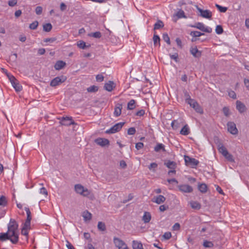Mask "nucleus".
Listing matches in <instances>:
<instances>
[{"instance_id": "obj_2", "label": "nucleus", "mask_w": 249, "mask_h": 249, "mask_svg": "<svg viewBox=\"0 0 249 249\" xmlns=\"http://www.w3.org/2000/svg\"><path fill=\"white\" fill-rule=\"evenodd\" d=\"M188 97L186 98V102L190 105V107H193L196 112L200 114L203 113V110L199 104L194 99H191L189 94H187Z\"/></svg>"}, {"instance_id": "obj_3", "label": "nucleus", "mask_w": 249, "mask_h": 249, "mask_svg": "<svg viewBox=\"0 0 249 249\" xmlns=\"http://www.w3.org/2000/svg\"><path fill=\"white\" fill-rule=\"evenodd\" d=\"M217 147L219 153H221L226 159L230 161H233V156L229 153L226 148L222 143H218L217 144Z\"/></svg>"}, {"instance_id": "obj_16", "label": "nucleus", "mask_w": 249, "mask_h": 249, "mask_svg": "<svg viewBox=\"0 0 249 249\" xmlns=\"http://www.w3.org/2000/svg\"><path fill=\"white\" fill-rule=\"evenodd\" d=\"M236 108L237 110L240 113H244L246 111L247 108L245 105L241 101L237 100L236 102Z\"/></svg>"}, {"instance_id": "obj_9", "label": "nucleus", "mask_w": 249, "mask_h": 249, "mask_svg": "<svg viewBox=\"0 0 249 249\" xmlns=\"http://www.w3.org/2000/svg\"><path fill=\"white\" fill-rule=\"evenodd\" d=\"M189 26L191 27L196 28L199 29L200 30L206 32L210 33L212 32V29L209 27H205L203 23L201 22H197L195 25H191Z\"/></svg>"}, {"instance_id": "obj_20", "label": "nucleus", "mask_w": 249, "mask_h": 249, "mask_svg": "<svg viewBox=\"0 0 249 249\" xmlns=\"http://www.w3.org/2000/svg\"><path fill=\"white\" fill-rule=\"evenodd\" d=\"M166 200L165 197L162 195H159L154 196L152 199V202L160 204L163 203Z\"/></svg>"}, {"instance_id": "obj_59", "label": "nucleus", "mask_w": 249, "mask_h": 249, "mask_svg": "<svg viewBox=\"0 0 249 249\" xmlns=\"http://www.w3.org/2000/svg\"><path fill=\"white\" fill-rule=\"evenodd\" d=\"M143 146V143L141 142H138L135 145V147L137 150L142 148Z\"/></svg>"}, {"instance_id": "obj_29", "label": "nucleus", "mask_w": 249, "mask_h": 249, "mask_svg": "<svg viewBox=\"0 0 249 249\" xmlns=\"http://www.w3.org/2000/svg\"><path fill=\"white\" fill-rule=\"evenodd\" d=\"M189 133L190 130L187 124L185 125L180 131V134L183 135H188Z\"/></svg>"}, {"instance_id": "obj_56", "label": "nucleus", "mask_w": 249, "mask_h": 249, "mask_svg": "<svg viewBox=\"0 0 249 249\" xmlns=\"http://www.w3.org/2000/svg\"><path fill=\"white\" fill-rule=\"evenodd\" d=\"M104 76L102 74H98L96 76V80L97 82H101L104 80Z\"/></svg>"}, {"instance_id": "obj_50", "label": "nucleus", "mask_w": 249, "mask_h": 249, "mask_svg": "<svg viewBox=\"0 0 249 249\" xmlns=\"http://www.w3.org/2000/svg\"><path fill=\"white\" fill-rule=\"evenodd\" d=\"M228 95L229 96L234 99H236V94L235 92L233 90H230L228 92Z\"/></svg>"}, {"instance_id": "obj_37", "label": "nucleus", "mask_w": 249, "mask_h": 249, "mask_svg": "<svg viewBox=\"0 0 249 249\" xmlns=\"http://www.w3.org/2000/svg\"><path fill=\"white\" fill-rule=\"evenodd\" d=\"M77 46L80 49H85L87 47H89L90 46V45L87 46L86 45V43L84 41H79L77 42Z\"/></svg>"}, {"instance_id": "obj_39", "label": "nucleus", "mask_w": 249, "mask_h": 249, "mask_svg": "<svg viewBox=\"0 0 249 249\" xmlns=\"http://www.w3.org/2000/svg\"><path fill=\"white\" fill-rule=\"evenodd\" d=\"M176 16L177 17H178V18H186V16L185 15V13L184 12L181 10V9H180L176 14Z\"/></svg>"}, {"instance_id": "obj_36", "label": "nucleus", "mask_w": 249, "mask_h": 249, "mask_svg": "<svg viewBox=\"0 0 249 249\" xmlns=\"http://www.w3.org/2000/svg\"><path fill=\"white\" fill-rule=\"evenodd\" d=\"M43 30L45 32H49L52 29V25L51 23H46L43 26Z\"/></svg>"}, {"instance_id": "obj_62", "label": "nucleus", "mask_w": 249, "mask_h": 249, "mask_svg": "<svg viewBox=\"0 0 249 249\" xmlns=\"http://www.w3.org/2000/svg\"><path fill=\"white\" fill-rule=\"evenodd\" d=\"M157 166H158V164L156 163L153 162L150 164L148 168L149 170H151L153 169L156 168V167H157Z\"/></svg>"}, {"instance_id": "obj_24", "label": "nucleus", "mask_w": 249, "mask_h": 249, "mask_svg": "<svg viewBox=\"0 0 249 249\" xmlns=\"http://www.w3.org/2000/svg\"><path fill=\"white\" fill-rule=\"evenodd\" d=\"M190 53L195 57H199L201 55V52L198 51L196 47L191 48Z\"/></svg>"}, {"instance_id": "obj_32", "label": "nucleus", "mask_w": 249, "mask_h": 249, "mask_svg": "<svg viewBox=\"0 0 249 249\" xmlns=\"http://www.w3.org/2000/svg\"><path fill=\"white\" fill-rule=\"evenodd\" d=\"M163 22L160 20H158V21L156 23H155V24L154 25V30H158L163 28Z\"/></svg>"}, {"instance_id": "obj_43", "label": "nucleus", "mask_w": 249, "mask_h": 249, "mask_svg": "<svg viewBox=\"0 0 249 249\" xmlns=\"http://www.w3.org/2000/svg\"><path fill=\"white\" fill-rule=\"evenodd\" d=\"M215 6L220 12L222 13L226 12L228 9L227 7L221 6L217 4H215Z\"/></svg>"}, {"instance_id": "obj_55", "label": "nucleus", "mask_w": 249, "mask_h": 249, "mask_svg": "<svg viewBox=\"0 0 249 249\" xmlns=\"http://www.w3.org/2000/svg\"><path fill=\"white\" fill-rule=\"evenodd\" d=\"M163 237L166 240H168L171 237V233L170 232H165L163 235Z\"/></svg>"}, {"instance_id": "obj_6", "label": "nucleus", "mask_w": 249, "mask_h": 249, "mask_svg": "<svg viewBox=\"0 0 249 249\" xmlns=\"http://www.w3.org/2000/svg\"><path fill=\"white\" fill-rule=\"evenodd\" d=\"M184 159L185 164L187 166L192 168H195L199 163L198 160L195 158H191L188 156L185 155L184 156Z\"/></svg>"}, {"instance_id": "obj_63", "label": "nucleus", "mask_w": 249, "mask_h": 249, "mask_svg": "<svg viewBox=\"0 0 249 249\" xmlns=\"http://www.w3.org/2000/svg\"><path fill=\"white\" fill-rule=\"evenodd\" d=\"M244 84L247 89L248 90H249V79H245L244 80Z\"/></svg>"}, {"instance_id": "obj_58", "label": "nucleus", "mask_w": 249, "mask_h": 249, "mask_svg": "<svg viewBox=\"0 0 249 249\" xmlns=\"http://www.w3.org/2000/svg\"><path fill=\"white\" fill-rule=\"evenodd\" d=\"M145 114V110L143 109H141L136 113V115L138 116H142Z\"/></svg>"}, {"instance_id": "obj_33", "label": "nucleus", "mask_w": 249, "mask_h": 249, "mask_svg": "<svg viewBox=\"0 0 249 249\" xmlns=\"http://www.w3.org/2000/svg\"><path fill=\"white\" fill-rule=\"evenodd\" d=\"M136 102L134 99H131L127 104V109L128 110H132L136 107Z\"/></svg>"}, {"instance_id": "obj_10", "label": "nucleus", "mask_w": 249, "mask_h": 249, "mask_svg": "<svg viewBox=\"0 0 249 249\" xmlns=\"http://www.w3.org/2000/svg\"><path fill=\"white\" fill-rule=\"evenodd\" d=\"M59 119L60 120V123L63 125L70 126L75 124V122L73 121L71 117H63Z\"/></svg>"}, {"instance_id": "obj_15", "label": "nucleus", "mask_w": 249, "mask_h": 249, "mask_svg": "<svg viewBox=\"0 0 249 249\" xmlns=\"http://www.w3.org/2000/svg\"><path fill=\"white\" fill-rule=\"evenodd\" d=\"M179 191L183 193H191L193 192V188L187 184L180 185L178 186Z\"/></svg>"}, {"instance_id": "obj_44", "label": "nucleus", "mask_w": 249, "mask_h": 249, "mask_svg": "<svg viewBox=\"0 0 249 249\" xmlns=\"http://www.w3.org/2000/svg\"><path fill=\"white\" fill-rule=\"evenodd\" d=\"M28 228H30V227H26L25 226V224H24L23 227L22 228V230H21V234L22 235H24L26 236H28Z\"/></svg>"}, {"instance_id": "obj_4", "label": "nucleus", "mask_w": 249, "mask_h": 249, "mask_svg": "<svg viewBox=\"0 0 249 249\" xmlns=\"http://www.w3.org/2000/svg\"><path fill=\"white\" fill-rule=\"evenodd\" d=\"M74 189L77 193L84 196H88L90 193L87 188H84L83 186L80 184L75 185Z\"/></svg>"}, {"instance_id": "obj_18", "label": "nucleus", "mask_w": 249, "mask_h": 249, "mask_svg": "<svg viewBox=\"0 0 249 249\" xmlns=\"http://www.w3.org/2000/svg\"><path fill=\"white\" fill-rule=\"evenodd\" d=\"M12 237L7 231L6 232L0 233V242H3L7 240H10L11 242Z\"/></svg>"}, {"instance_id": "obj_52", "label": "nucleus", "mask_w": 249, "mask_h": 249, "mask_svg": "<svg viewBox=\"0 0 249 249\" xmlns=\"http://www.w3.org/2000/svg\"><path fill=\"white\" fill-rule=\"evenodd\" d=\"M223 113L224 114V115L226 116H229V115H230V110H229V109L228 107H224L223 108Z\"/></svg>"}, {"instance_id": "obj_21", "label": "nucleus", "mask_w": 249, "mask_h": 249, "mask_svg": "<svg viewBox=\"0 0 249 249\" xmlns=\"http://www.w3.org/2000/svg\"><path fill=\"white\" fill-rule=\"evenodd\" d=\"M114 88L115 84L114 82L111 81H109L104 85V89L108 91H111Z\"/></svg>"}, {"instance_id": "obj_23", "label": "nucleus", "mask_w": 249, "mask_h": 249, "mask_svg": "<svg viewBox=\"0 0 249 249\" xmlns=\"http://www.w3.org/2000/svg\"><path fill=\"white\" fill-rule=\"evenodd\" d=\"M66 65V63L63 61H57L54 66V69L56 70H60L64 68Z\"/></svg>"}, {"instance_id": "obj_30", "label": "nucleus", "mask_w": 249, "mask_h": 249, "mask_svg": "<svg viewBox=\"0 0 249 249\" xmlns=\"http://www.w3.org/2000/svg\"><path fill=\"white\" fill-rule=\"evenodd\" d=\"M191 207L195 210H199L201 208V204L197 201H191L190 202Z\"/></svg>"}, {"instance_id": "obj_1", "label": "nucleus", "mask_w": 249, "mask_h": 249, "mask_svg": "<svg viewBox=\"0 0 249 249\" xmlns=\"http://www.w3.org/2000/svg\"><path fill=\"white\" fill-rule=\"evenodd\" d=\"M18 225L15 219H11L8 225L7 232L12 236L11 242L16 244L18 241Z\"/></svg>"}, {"instance_id": "obj_46", "label": "nucleus", "mask_w": 249, "mask_h": 249, "mask_svg": "<svg viewBox=\"0 0 249 249\" xmlns=\"http://www.w3.org/2000/svg\"><path fill=\"white\" fill-rule=\"evenodd\" d=\"M162 37H163V39L164 40V41L165 42H166L169 45L170 44V38L167 34H166V33L163 34Z\"/></svg>"}, {"instance_id": "obj_57", "label": "nucleus", "mask_w": 249, "mask_h": 249, "mask_svg": "<svg viewBox=\"0 0 249 249\" xmlns=\"http://www.w3.org/2000/svg\"><path fill=\"white\" fill-rule=\"evenodd\" d=\"M17 0H10L8 1V5L10 6L13 7L17 4Z\"/></svg>"}, {"instance_id": "obj_61", "label": "nucleus", "mask_w": 249, "mask_h": 249, "mask_svg": "<svg viewBox=\"0 0 249 249\" xmlns=\"http://www.w3.org/2000/svg\"><path fill=\"white\" fill-rule=\"evenodd\" d=\"M40 193L42 194H43V195H45L46 196L48 195L47 191L46 189V188H44V187H42L40 189Z\"/></svg>"}, {"instance_id": "obj_5", "label": "nucleus", "mask_w": 249, "mask_h": 249, "mask_svg": "<svg viewBox=\"0 0 249 249\" xmlns=\"http://www.w3.org/2000/svg\"><path fill=\"white\" fill-rule=\"evenodd\" d=\"M8 77L16 91L17 92L20 91L22 90V87L19 83L18 80L12 75H8Z\"/></svg>"}, {"instance_id": "obj_22", "label": "nucleus", "mask_w": 249, "mask_h": 249, "mask_svg": "<svg viewBox=\"0 0 249 249\" xmlns=\"http://www.w3.org/2000/svg\"><path fill=\"white\" fill-rule=\"evenodd\" d=\"M154 151L156 152H165V145L162 143H158L154 147Z\"/></svg>"}, {"instance_id": "obj_12", "label": "nucleus", "mask_w": 249, "mask_h": 249, "mask_svg": "<svg viewBox=\"0 0 249 249\" xmlns=\"http://www.w3.org/2000/svg\"><path fill=\"white\" fill-rule=\"evenodd\" d=\"M94 142L102 147L108 146L109 145V141L106 138H98L94 140Z\"/></svg>"}, {"instance_id": "obj_19", "label": "nucleus", "mask_w": 249, "mask_h": 249, "mask_svg": "<svg viewBox=\"0 0 249 249\" xmlns=\"http://www.w3.org/2000/svg\"><path fill=\"white\" fill-rule=\"evenodd\" d=\"M164 165L171 169L169 171H176L175 169L177 167V163L171 160H166L164 162Z\"/></svg>"}, {"instance_id": "obj_7", "label": "nucleus", "mask_w": 249, "mask_h": 249, "mask_svg": "<svg viewBox=\"0 0 249 249\" xmlns=\"http://www.w3.org/2000/svg\"><path fill=\"white\" fill-rule=\"evenodd\" d=\"M124 122H120L118 123L117 124H116L115 125H114L113 126H112L109 129L105 131V133L106 134H113L116 132H117L119 131L124 125Z\"/></svg>"}, {"instance_id": "obj_8", "label": "nucleus", "mask_w": 249, "mask_h": 249, "mask_svg": "<svg viewBox=\"0 0 249 249\" xmlns=\"http://www.w3.org/2000/svg\"><path fill=\"white\" fill-rule=\"evenodd\" d=\"M66 79V77L63 75L56 77L51 81L50 85L51 87H55L64 82Z\"/></svg>"}, {"instance_id": "obj_49", "label": "nucleus", "mask_w": 249, "mask_h": 249, "mask_svg": "<svg viewBox=\"0 0 249 249\" xmlns=\"http://www.w3.org/2000/svg\"><path fill=\"white\" fill-rule=\"evenodd\" d=\"M171 126L174 129H177L178 128V123L177 120H173L171 123Z\"/></svg>"}, {"instance_id": "obj_47", "label": "nucleus", "mask_w": 249, "mask_h": 249, "mask_svg": "<svg viewBox=\"0 0 249 249\" xmlns=\"http://www.w3.org/2000/svg\"><path fill=\"white\" fill-rule=\"evenodd\" d=\"M215 32L218 35L222 34L223 32V30L222 26L217 25L215 29Z\"/></svg>"}, {"instance_id": "obj_53", "label": "nucleus", "mask_w": 249, "mask_h": 249, "mask_svg": "<svg viewBox=\"0 0 249 249\" xmlns=\"http://www.w3.org/2000/svg\"><path fill=\"white\" fill-rule=\"evenodd\" d=\"M136 133V129L134 127H130L127 130V134L128 135H134Z\"/></svg>"}, {"instance_id": "obj_13", "label": "nucleus", "mask_w": 249, "mask_h": 249, "mask_svg": "<svg viewBox=\"0 0 249 249\" xmlns=\"http://www.w3.org/2000/svg\"><path fill=\"white\" fill-rule=\"evenodd\" d=\"M228 131L233 135H236L238 133V130L234 123L230 122L227 123Z\"/></svg>"}, {"instance_id": "obj_51", "label": "nucleus", "mask_w": 249, "mask_h": 249, "mask_svg": "<svg viewBox=\"0 0 249 249\" xmlns=\"http://www.w3.org/2000/svg\"><path fill=\"white\" fill-rule=\"evenodd\" d=\"M35 11L36 15H41L42 13V7L41 6H37L36 8Z\"/></svg>"}, {"instance_id": "obj_64", "label": "nucleus", "mask_w": 249, "mask_h": 249, "mask_svg": "<svg viewBox=\"0 0 249 249\" xmlns=\"http://www.w3.org/2000/svg\"><path fill=\"white\" fill-rule=\"evenodd\" d=\"M66 247L68 249H75L74 247L68 241H66Z\"/></svg>"}, {"instance_id": "obj_25", "label": "nucleus", "mask_w": 249, "mask_h": 249, "mask_svg": "<svg viewBox=\"0 0 249 249\" xmlns=\"http://www.w3.org/2000/svg\"><path fill=\"white\" fill-rule=\"evenodd\" d=\"M122 104H118L115 107L114 115L116 117L119 116L122 112Z\"/></svg>"}, {"instance_id": "obj_45", "label": "nucleus", "mask_w": 249, "mask_h": 249, "mask_svg": "<svg viewBox=\"0 0 249 249\" xmlns=\"http://www.w3.org/2000/svg\"><path fill=\"white\" fill-rule=\"evenodd\" d=\"M38 25L37 21H35L30 24L29 28L32 30H35L36 29Z\"/></svg>"}, {"instance_id": "obj_35", "label": "nucleus", "mask_w": 249, "mask_h": 249, "mask_svg": "<svg viewBox=\"0 0 249 249\" xmlns=\"http://www.w3.org/2000/svg\"><path fill=\"white\" fill-rule=\"evenodd\" d=\"M153 42H154V45L155 46H157L158 44H159V46H160V39L158 35L154 34L153 37Z\"/></svg>"}, {"instance_id": "obj_26", "label": "nucleus", "mask_w": 249, "mask_h": 249, "mask_svg": "<svg viewBox=\"0 0 249 249\" xmlns=\"http://www.w3.org/2000/svg\"><path fill=\"white\" fill-rule=\"evenodd\" d=\"M151 219V215L149 212H145L142 216V220L144 223H149Z\"/></svg>"}, {"instance_id": "obj_34", "label": "nucleus", "mask_w": 249, "mask_h": 249, "mask_svg": "<svg viewBox=\"0 0 249 249\" xmlns=\"http://www.w3.org/2000/svg\"><path fill=\"white\" fill-rule=\"evenodd\" d=\"M98 229L102 231H104L106 230V226L105 223L102 222H99L97 225Z\"/></svg>"}, {"instance_id": "obj_31", "label": "nucleus", "mask_w": 249, "mask_h": 249, "mask_svg": "<svg viewBox=\"0 0 249 249\" xmlns=\"http://www.w3.org/2000/svg\"><path fill=\"white\" fill-rule=\"evenodd\" d=\"M198 190L202 193H205L207 191V186L205 183L199 184L198 185Z\"/></svg>"}, {"instance_id": "obj_54", "label": "nucleus", "mask_w": 249, "mask_h": 249, "mask_svg": "<svg viewBox=\"0 0 249 249\" xmlns=\"http://www.w3.org/2000/svg\"><path fill=\"white\" fill-rule=\"evenodd\" d=\"M178 54L177 53H175L173 54H170V57L172 59L174 60L176 62L178 61Z\"/></svg>"}, {"instance_id": "obj_11", "label": "nucleus", "mask_w": 249, "mask_h": 249, "mask_svg": "<svg viewBox=\"0 0 249 249\" xmlns=\"http://www.w3.org/2000/svg\"><path fill=\"white\" fill-rule=\"evenodd\" d=\"M113 242L118 249H128L125 243L117 237H114Z\"/></svg>"}, {"instance_id": "obj_27", "label": "nucleus", "mask_w": 249, "mask_h": 249, "mask_svg": "<svg viewBox=\"0 0 249 249\" xmlns=\"http://www.w3.org/2000/svg\"><path fill=\"white\" fill-rule=\"evenodd\" d=\"M82 216L85 221H89L92 218V214L88 211H85L83 213Z\"/></svg>"}, {"instance_id": "obj_60", "label": "nucleus", "mask_w": 249, "mask_h": 249, "mask_svg": "<svg viewBox=\"0 0 249 249\" xmlns=\"http://www.w3.org/2000/svg\"><path fill=\"white\" fill-rule=\"evenodd\" d=\"M84 237L86 239L89 240V242H91V239L90 238V235L88 232H85L84 234Z\"/></svg>"}, {"instance_id": "obj_17", "label": "nucleus", "mask_w": 249, "mask_h": 249, "mask_svg": "<svg viewBox=\"0 0 249 249\" xmlns=\"http://www.w3.org/2000/svg\"><path fill=\"white\" fill-rule=\"evenodd\" d=\"M25 210L27 213V219L24 224H25V226L26 227H30L31 220L32 219L31 213L30 211L29 208L28 207H25Z\"/></svg>"}, {"instance_id": "obj_42", "label": "nucleus", "mask_w": 249, "mask_h": 249, "mask_svg": "<svg viewBox=\"0 0 249 249\" xmlns=\"http://www.w3.org/2000/svg\"><path fill=\"white\" fill-rule=\"evenodd\" d=\"M203 245L205 248H212L213 246V244L211 241L205 240Z\"/></svg>"}, {"instance_id": "obj_40", "label": "nucleus", "mask_w": 249, "mask_h": 249, "mask_svg": "<svg viewBox=\"0 0 249 249\" xmlns=\"http://www.w3.org/2000/svg\"><path fill=\"white\" fill-rule=\"evenodd\" d=\"M89 36L96 38H100L102 36L101 33L99 31L94 33H91L89 34Z\"/></svg>"}, {"instance_id": "obj_41", "label": "nucleus", "mask_w": 249, "mask_h": 249, "mask_svg": "<svg viewBox=\"0 0 249 249\" xmlns=\"http://www.w3.org/2000/svg\"><path fill=\"white\" fill-rule=\"evenodd\" d=\"M190 35L194 37H199L201 36L204 35V34L198 31H192L190 33Z\"/></svg>"}, {"instance_id": "obj_48", "label": "nucleus", "mask_w": 249, "mask_h": 249, "mask_svg": "<svg viewBox=\"0 0 249 249\" xmlns=\"http://www.w3.org/2000/svg\"><path fill=\"white\" fill-rule=\"evenodd\" d=\"M6 204H7V201L6 200V197L4 196H2L0 197V206H5L6 205Z\"/></svg>"}, {"instance_id": "obj_14", "label": "nucleus", "mask_w": 249, "mask_h": 249, "mask_svg": "<svg viewBox=\"0 0 249 249\" xmlns=\"http://www.w3.org/2000/svg\"><path fill=\"white\" fill-rule=\"evenodd\" d=\"M197 10L200 12V16L204 18L211 19L212 16V12L209 10H202L197 7Z\"/></svg>"}, {"instance_id": "obj_28", "label": "nucleus", "mask_w": 249, "mask_h": 249, "mask_svg": "<svg viewBox=\"0 0 249 249\" xmlns=\"http://www.w3.org/2000/svg\"><path fill=\"white\" fill-rule=\"evenodd\" d=\"M133 249H143L142 244L137 241L134 240L132 242Z\"/></svg>"}, {"instance_id": "obj_38", "label": "nucleus", "mask_w": 249, "mask_h": 249, "mask_svg": "<svg viewBox=\"0 0 249 249\" xmlns=\"http://www.w3.org/2000/svg\"><path fill=\"white\" fill-rule=\"evenodd\" d=\"M98 87L96 86L93 85L89 87L87 89V91L89 92H95L98 91Z\"/></svg>"}]
</instances>
